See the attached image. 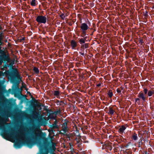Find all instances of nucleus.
I'll return each instance as SVG.
<instances>
[{
	"label": "nucleus",
	"mask_w": 154,
	"mask_h": 154,
	"mask_svg": "<svg viewBox=\"0 0 154 154\" xmlns=\"http://www.w3.org/2000/svg\"><path fill=\"white\" fill-rule=\"evenodd\" d=\"M85 39L83 38H81L79 40V42L81 44H84L85 43Z\"/></svg>",
	"instance_id": "a211bd4d"
},
{
	"label": "nucleus",
	"mask_w": 154,
	"mask_h": 154,
	"mask_svg": "<svg viewBox=\"0 0 154 154\" xmlns=\"http://www.w3.org/2000/svg\"><path fill=\"white\" fill-rule=\"evenodd\" d=\"M2 88L1 87V86H0V91H2Z\"/></svg>",
	"instance_id": "2f4dec72"
},
{
	"label": "nucleus",
	"mask_w": 154,
	"mask_h": 154,
	"mask_svg": "<svg viewBox=\"0 0 154 154\" xmlns=\"http://www.w3.org/2000/svg\"><path fill=\"white\" fill-rule=\"evenodd\" d=\"M132 139L134 140H137V135L134 133L132 135Z\"/></svg>",
	"instance_id": "dca6fc26"
},
{
	"label": "nucleus",
	"mask_w": 154,
	"mask_h": 154,
	"mask_svg": "<svg viewBox=\"0 0 154 154\" xmlns=\"http://www.w3.org/2000/svg\"><path fill=\"white\" fill-rule=\"evenodd\" d=\"M36 0H32L31 2V5L32 6H35L36 5Z\"/></svg>",
	"instance_id": "2eb2a0df"
},
{
	"label": "nucleus",
	"mask_w": 154,
	"mask_h": 154,
	"mask_svg": "<svg viewBox=\"0 0 154 154\" xmlns=\"http://www.w3.org/2000/svg\"><path fill=\"white\" fill-rule=\"evenodd\" d=\"M34 131L35 132V134H36V132H39V130L38 128H36L35 129Z\"/></svg>",
	"instance_id": "b1692460"
},
{
	"label": "nucleus",
	"mask_w": 154,
	"mask_h": 154,
	"mask_svg": "<svg viewBox=\"0 0 154 154\" xmlns=\"http://www.w3.org/2000/svg\"><path fill=\"white\" fill-rule=\"evenodd\" d=\"M153 94V92L149 91H148V95L149 96H151L152 95V94Z\"/></svg>",
	"instance_id": "412c9836"
},
{
	"label": "nucleus",
	"mask_w": 154,
	"mask_h": 154,
	"mask_svg": "<svg viewBox=\"0 0 154 154\" xmlns=\"http://www.w3.org/2000/svg\"><path fill=\"white\" fill-rule=\"evenodd\" d=\"M2 136L4 138L9 140H11L13 138L12 134H9L6 132H4L2 133Z\"/></svg>",
	"instance_id": "20e7f679"
},
{
	"label": "nucleus",
	"mask_w": 154,
	"mask_h": 154,
	"mask_svg": "<svg viewBox=\"0 0 154 154\" xmlns=\"http://www.w3.org/2000/svg\"><path fill=\"white\" fill-rule=\"evenodd\" d=\"M33 70L34 71V72L36 74L38 73L39 72L38 69V68L36 67H34L33 69Z\"/></svg>",
	"instance_id": "aec40b11"
},
{
	"label": "nucleus",
	"mask_w": 154,
	"mask_h": 154,
	"mask_svg": "<svg viewBox=\"0 0 154 154\" xmlns=\"http://www.w3.org/2000/svg\"><path fill=\"white\" fill-rule=\"evenodd\" d=\"M67 121H66L64 122L63 123L62 127V130L63 132V133H65L68 131V128L67 127Z\"/></svg>",
	"instance_id": "423d86ee"
},
{
	"label": "nucleus",
	"mask_w": 154,
	"mask_h": 154,
	"mask_svg": "<svg viewBox=\"0 0 154 154\" xmlns=\"http://www.w3.org/2000/svg\"><path fill=\"white\" fill-rule=\"evenodd\" d=\"M103 148H106L110 150H111L112 148V146L111 145V143H106L104 145H103Z\"/></svg>",
	"instance_id": "1a4fd4ad"
},
{
	"label": "nucleus",
	"mask_w": 154,
	"mask_h": 154,
	"mask_svg": "<svg viewBox=\"0 0 154 154\" xmlns=\"http://www.w3.org/2000/svg\"><path fill=\"white\" fill-rule=\"evenodd\" d=\"M70 44L69 45L72 49H76L77 46V42L74 40H72L70 42Z\"/></svg>",
	"instance_id": "39448f33"
},
{
	"label": "nucleus",
	"mask_w": 154,
	"mask_h": 154,
	"mask_svg": "<svg viewBox=\"0 0 154 154\" xmlns=\"http://www.w3.org/2000/svg\"><path fill=\"white\" fill-rule=\"evenodd\" d=\"M3 62L2 60H0V65H1L2 64Z\"/></svg>",
	"instance_id": "c756f323"
},
{
	"label": "nucleus",
	"mask_w": 154,
	"mask_h": 154,
	"mask_svg": "<svg viewBox=\"0 0 154 154\" xmlns=\"http://www.w3.org/2000/svg\"><path fill=\"white\" fill-rule=\"evenodd\" d=\"M47 18L45 16L39 15L37 17L36 21L38 23H45L47 22Z\"/></svg>",
	"instance_id": "7ed1b4c3"
},
{
	"label": "nucleus",
	"mask_w": 154,
	"mask_h": 154,
	"mask_svg": "<svg viewBox=\"0 0 154 154\" xmlns=\"http://www.w3.org/2000/svg\"><path fill=\"white\" fill-rule=\"evenodd\" d=\"M60 111H57V112H55V113L56 114H60Z\"/></svg>",
	"instance_id": "c85d7f7f"
},
{
	"label": "nucleus",
	"mask_w": 154,
	"mask_h": 154,
	"mask_svg": "<svg viewBox=\"0 0 154 154\" xmlns=\"http://www.w3.org/2000/svg\"><path fill=\"white\" fill-rule=\"evenodd\" d=\"M152 8H154V5L153 6Z\"/></svg>",
	"instance_id": "473e14b6"
},
{
	"label": "nucleus",
	"mask_w": 154,
	"mask_h": 154,
	"mask_svg": "<svg viewBox=\"0 0 154 154\" xmlns=\"http://www.w3.org/2000/svg\"><path fill=\"white\" fill-rule=\"evenodd\" d=\"M13 73L14 75L17 77L18 79H20V75L17 69H15L14 70Z\"/></svg>",
	"instance_id": "9d476101"
},
{
	"label": "nucleus",
	"mask_w": 154,
	"mask_h": 154,
	"mask_svg": "<svg viewBox=\"0 0 154 154\" xmlns=\"http://www.w3.org/2000/svg\"><path fill=\"white\" fill-rule=\"evenodd\" d=\"M117 91L118 93H120L121 92V90H120V89L118 88L117 89Z\"/></svg>",
	"instance_id": "393cba45"
},
{
	"label": "nucleus",
	"mask_w": 154,
	"mask_h": 154,
	"mask_svg": "<svg viewBox=\"0 0 154 154\" xmlns=\"http://www.w3.org/2000/svg\"><path fill=\"white\" fill-rule=\"evenodd\" d=\"M48 151H47L46 152L44 153H42V154H48ZM52 154H55V153L53 152L52 153Z\"/></svg>",
	"instance_id": "bb28decb"
},
{
	"label": "nucleus",
	"mask_w": 154,
	"mask_h": 154,
	"mask_svg": "<svg viewBox=\"0 0 154 154\" xmlns=\"http://www.w3.org/2000/svg\"><path fill=\"white\" fill-rule=\"evenodd\" d=\"M36 136H35V138H36Z\"/></svg>",
	"instance_id": "72a5a7b5"
},
{
	"label": "nucleus",
	"mask_w": 154,
	"mask_h": 154,
	"mask_svg": "<svg viewBox=\"0 0 154 154\" xmlns=\"http://www.w3.org/2000/svg\"><path fill=\"white\" fill-rule=\"evenodd\" d=\"M53 128H57V125L56 123H54L53 125Z\"/></svg>",
	"instance_id": "4be33fe9"
},
{
	"label": "nucleus",
	"mask_w": 154,
	"mask_h": 154,
	"mask_svg": "<svg viewBox=\"0 0 154 154\" xmlns=\"http://www.w3.org/2000/svg\"><path fill=\"white\" fill-rule=\"evenodd\" d=\"M126 128L125 126H122V127L121 128H120L119 129V131L120 132H123V131L125 130V129Z\"/></svg>",
	"instance_id": "ddd939ff"
},
{
	"label": "nucleus",
	"mask_w": 154,
	"mask_h": 154,
	"mask_svg": "<svg viewBox=\"0 0 154 154\" xmlns=\"http://www.w3.org/2000/svg\"><path fill=\"white\" fill-rule=\"evenodd\" d=\"M100 85H101V84L100 83H99L97 85V86L98 87H99V86H100Z\"/></svg>",
	"instance_id": "7c9ffc66"
},
{
	"label": "nucleus",
	"mask_w": 154,
	"mask_h": 154,
	"mask_svg": "<svg viewBox=\"0 0 154 154\" xmlns=\"http://www.w3.org/2000/svg\"><path fill=\"white\" fill-rule=\"evenodd\" d=\"M108 96H109V97H112L113 96V93L112 92V91L111 90H109L108 93Z\"/></svg>",
	"instance_id": "6ab92c4d"
},
{
	"label": "nucleus",
	"mask_w": 154,
	"mask_h": 154,
	"mask_svg": "<svg viewBox=\"0 0 154 154\" xmlns=\"http://www.w3.org/2000/svg\"><path fill=\"white\" fill-rule=\"evenodd\" d=\"M18 131L20 133V139L22 141L25 139L26 135L28 134L29 133V129L23 126L20 127Z\"/></svg>",
	"instance_id": "f257e3e1"
},
{
	"label": "nucleus",
	"mask_w": 154,
	"mask_h": 154,
	"mask_svg": "<svg viewBox=\"0 0 154 154\" xmlns=\"http://www.w3.org/2000/svg\"><path fill=\"white\" fill-rule=\"evenodd\" d=\"M80 28L81 29V31L82 32V34L83 35L82 36H85L86 35V31L89 28L86 23H84L81 24Z\"/></svg>",
	"instance_id": "f03ea898"
},
{
	"label": "nucleus",
	"mask_w": 154,
	"mask_h": 154,
	"mask_svg": "<svg viewBox=\"0 0 154 154\" xmlns=\"http://www.w3.org/2000/svg\"><path fill=\"white\" fill-rule=\"evenodd\" d=\"M144 94H145V95H146V94L147 93V91H148L147 89L146 88L144 90Z\"/></svg>",
	"instance_id": "5701e85b"
},
{
	"label": "nucleus",
	"mask_w": 154,
	"mask_h": 154,
	"mask_svg": "<svg viewBox=\"0 0 154 154\" xmlns=\"http://www.w3.org/2000/svg\"><path fill=\"white\" fill-rule=\"evenodd\" d=\"M82 48H86L89 47V45L88 43H86L81 46Z\"/></svg>",
	"instance_id": "f3484780"
},
{
	"label": "nucleus",
	"mask_w": 154,
	"mask_h": 154,
	"mask_svg": "<svg viewBox=\"0 0 154 154\" xmlns=\"http://www.w3.org/2000/svg\"><path fill=\"white\" fill-rule=\"evenodd\" d=\"M60 92L58 91H54V94L57 97L59 96Z\"/></svg>",
	"instance_id": "4468645a"
},
{
	"label": "nucleus",
	"mask_w": 154,
	"mask_h": 154,
	"mask_svg": "<svg viewBox=\"0 0 154 154\" xmlns=\"http://www.w3.org/2000/svg\"><path fill=\"white\" fill-rule=\"evenodd\" d=\"M109 111L108 113L111 115H113L115 111L112 107L110 106L109 107Z\"/></svg>",
	"instance_id": "9b49d317"
},
{
	"label": "nucleus",
	"mask_w": 154,
	"mask_h": 154,
	"mask_svg": "<svg viewBox=\"0 0 154 154\" xmlns=\"http://www.w3.org/2000/svg\"><path fill=\"white\" fill-rule=\"evenodd\" d=\"M140 99L139 97L135 99V101H136L137 102L138 101H139Z\"/></svg>",
	"instance_id": "a878e982"
},
{
	"label": "nucleus",
	"mask_w": 154,
	"mask_h": 154,
	"mask_svg": "<svg viewBox=\"0 0 154 154\" xmlns=\"http://www.w3.org/2000/svg\"><path fill=\"white\" fill-rule=\"evenodd\" d=\"M138 97H139L140 99L144 101L146 98L147 96L144 94L143 92H140L138 95Z\"/></svg>",
	"instance_id": "0eeeda50"
},
{
	"label": "nucleus",
	"mask_w": 154,
	"mask_h": 154,
	"mask_svg": "<svg viewBox=\"0 0 154 154\" xmlns=\"http://www.w3.org/2000/svg\"><path fill=\"white\" fill-rule=\"evenodd\" d=\"M52 145L50 147V149L52 151L54 152L55 150L56 149V148H55L56 144L55 143H54L52 142Z\"/></svg>",
	"instance_id": "f8f14e48"
},
{
	"label": "nucleus",
	"mask_w": 154,
	"mask_h": 154,
	"mask_svg": "<svg viewBox=\"0 0 154 154\" xmlns=\"http://www.w3.org/2000/svg\"><path fill=\"white\" fill-rule=\"evenodd\" d=\"M3 73L2 72L0 71V77L2 75Z\"/></svg>",
	"instance_id": "cd10ccee"
},
{
	"label": "nucleus",
	"mask_w": 154,
	"mask_h": 154,
	"mask_svg": "<svg viewBox=\"0 0 154 154\" xmlns=\"http://www.w3.org/2000/svg\"><path fill=\"white\" fill-rule=\"evenodd\" d=\"M9 119L8 118H6L5 119L1 118L0 119V124L2 125L3 123L6 124H8L7 122L8 121Z\"/></svg>",
	"instance_id": "6e6552de"
}]
</instances>
